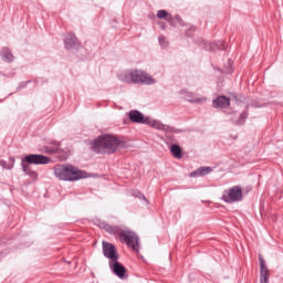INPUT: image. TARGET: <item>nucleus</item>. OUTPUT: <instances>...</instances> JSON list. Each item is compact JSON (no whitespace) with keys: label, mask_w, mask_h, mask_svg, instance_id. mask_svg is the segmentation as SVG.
Masks as SVG:
<instances>
[{"label":"nucleus","mask_w":283,"mask_h":283,"mask_svg":"<svg viewBox=\"0 0 283 283\" xmlns=\"http://www.w3.org/2000/svg\"><path fill=\"white\" fill-rule=\"evenodd\" d=\"M159 43H160L161 48H167V43L165 41V38H159Z\"/></svg>","instance_id":"23"},{"label":"nucleus","mask_w":283,"mask_h":283,"mask_svg":"<svg viewBox=\"0 0 283 283\" xmlns=\"http://www.w3.org/2000/svg\"><path fill=\"white\" fill-rule=\"evenodd\" d=\"M128 116L132 123H137L142 125H145L148 118V116L143 115V113H140L139 111H130Z\"/></svg>","instance_id":"9"},{"label":"nucleus","mask_w":283,"mask_h":283,"mask_svg":"<svg viewBox=\"0 0 283 283\" xmlns=\"http://www.w3.org/2000/svg\"><path fill=\"white\" fill-rule=\"evenodd\" d=\"M27 165H48L50 163V158L45 155H28L22 159V169L27 176H30L33 180L39 178L36 171L30 169Z\"/></svg>","instance_id":"3"},{"label":"nucleus","mask_w":283,"mask_h":283,"mask_svg":"<svg viewBox=\"0 0 283 283\" xmlns=\"http://www.w3.org/2000/svg\"><path fill=\"white\" fill-rule=\"evenodd\" d=\"M156 83H158V80L144 71L140 85H156Z\"/></svg>","instance_id":"15"},{"label":"nucleus","mask_w":283,"mask_h":283,"mask_svg":"<svg viewBox=\"0 0 283 283\" xmlns=\"http://www.w3.org/2000/svg\"><path fill=\"white\" fill-rule=\"evenodd\" d=\"M230 101L226 96H219L213 101L214 107H229Z\"/></svg>","instance_id":"17"},{"label":"nucleus","mask_w":283,"mask_h":283,"mask_svg":"<svg viewBox=\"0 0 283 283\" xmlns=\"http://www.w3.org/2000/svg\"><path fill=\"white\" fill-rule=\"evenodd\" d=\"M92 147L98 154H115L123 147V142L116 135L103 134L94 139Z\"/></svg>","instance_id":"1"},{"label":"nucleus","mask_w":283,"mask_h":283,"mask_svg":"<svg viewBox=\"0 0 283 283\" xmlns=\"http://www.w3.org/2000/svg\"><path fill=\"white\" fill-rule=\"evenodd\" d=\"M149 125V127H153L154 129H159L160 132H166L167 125L161 124L158 119H151L150 117L146 118V124Z\"/></svg>","instance_id":"13"},{"label":"nucleus","mask_w":283,"mask_h":283,"mask_svg":"<svg viewBox=\"0 0 283 283\" xmlns=\"http://www.w3.org/2000/svg\"><path fill=\"white\" fill-rule=\"evenodd\" d=\"M170 151L175 158H182V149L178 145H172Z\"/></svg>","instance_id":"20"},{"label":"nucleus","mask_w":283,"mask_h":283,"mask_svg":"<svg viewBox=\"0 0 283 283\" xmlns=\"http://www.w3.org/2000/svg\"><path fill=\"white\" fill-rule=\"evenodd\" d=\"M10 160L12 161V164H8V161L6 160H0V167H2V169H14V158H10Z\"/></svg>","instance_id":"21"},{"label":"nucleus","mask_w":283,"mask_h":283,"mask_svg":"<svg viewBox=\"0 0 283 283\" xmlns=\"http://www.w3.org/2000/svg\"><path fill=\"white\" fill-rule=\"evenodd\" d=\"M54 176L57 178V180H64L69 182L81 180V178H86L85 172L70 164L56 165L54 167Z\"/></svg>","instance_id":"2"},{"label":"nucleus","mask_w":283,"mask_h":283,"mask_svg":"<svg viewBox=\"0 0 283 283\" xmlns=\"http://www.w3.org/2000/svg\"><path fill=\"white\" fill-rule=\"evenodd\" d=\"M0 57L3 61V63L14 62V54H12V51L9 48H2L0 50Z\"/></svg>","instance_id":"11"},{"label":"nucleus","mask_w":283,"mask_h":283,"mask_svg":"<svg viewBox=\"0 0 283 283\" xmlns=\"http://www.w3.org/2000/svg\"><path fill=\"white\" fill-rule=\"evenodd\" d=\"M64 43H65L66 50H73V49H76V48L81 46V44L78 43V39H76V36L72 35V34H69L65 38Z\"/></svg>","instance_id":"12"},{"label":"nucleus","mask_w":283,"mask_h":283,"mask_svg":"<svg viewBox=\"0 0 283 283\" xmlns=\"http://www.w3.org/2000/svg\"><path fill=\"white\" fill-rule=\"evenodd\" d=\"M143 70H133V83H135L136 85H140L143 81Z\"/></svg>","instance_id":"19"},{"label":"nucleus","mask_w":283,"mask_h":283,"mask_svg":"<svg viewBox=\"0 0 283 283\" xmlns=\"http://www.w3.org/2000/svg\"><path fill=\"white\" fill-rule=\"evenodd\" d=\"M118 78L124 83H134V70L122 71Z\"/></svg>","instance_id":"14"},{"label":"nucleus","mask_w":283,"mask_h":283,"mask_svg":"<svg viewBox=\"0 0 283 283\" xmlns=\"http://www.w3.org/2000/svg\"><path fill=\"white\" fill-rule=\"evenodd\" d=\"M157 19H165L166 21L171 23V25H174V19L177 23H182V19L180 18V15H175L174 18L169 14V12H167V10H159L157 12Z\"/></svg>","instance_id":"8"},{"label":"nucleus","mask_w":283,"mask_h":283,"mask_svg":"<svg viewBox=\"0 0 283 283\" xmlns=\"http://www.w3.org/2000/svg\"><path fill=\"white\" fill-rule=\"evenodd\" d=\"M179 94L185 96L190 103H205V101H207L205 97L193 98L192 94L187 91H180Z\"/></svg>","instance_id":"16"},{"label":"nucleus","mask_w":283,"mask_h":283,"mask_svg":"<svg viewBox=\"0 0 283 283\" xmlns=\"http://www.w3.org/2000/svg\"><path fill=\"white\" fill-rule=\"evenodd\" d=\"M222 200H223V202H227L228 205L241 202L242 187L233 186L232 188L224 190L223 195H222Z\"/></svg>","instance_id":"4"},{"label":"nucleus","mask_w":283,"mask_h":283,"mask_svg":"<svg viewBox=\"0 0 283 283\" xmlns=\"http://www.w3.org/2000/svg\"><path fill=\"white\" fill-rule=\"evenodd\" d=\"M260 282L269 283V269H266V261L260 256Z\"/></svg>","instance_id":"10"},{"label":"nucleus","mask_w":283,"mask_h":283,"mask_svg":"<svg viewBox=\"0 0 283 283\" xmlns=\"http://www.w3.org/2000/svg\"><path fill=\"white\" fill-rule=\"evenodd\" d=\"M119 240L120 242H124L125 244H127V247L133 249V251H138V237L133 231H122L119 233Z\"/></svg>","instance_id":"5"},{"label":"nucleus","mask_w":283,"mask_h":283,"mask_svg":"<svg viewBox=\"0 0 283 283\" xmlns=\"http://www.w3.org/2000/svg\"><path fill=\"white\" fill-rule=\"evenodd\" d=\"M247 118V113H241L238 119H234L238 125H242L244 123V119Z\"/></svg>","instance_id":"22"},{"label":"nucleus","mask_w":283,"mask_h":283,"mask_svg":"<svg viewBox=\"0 0 283 283\" xmlns=\"http://www.w3.org/2000/svg\"><path fill=\"white\" fill-rule=\"evenodd\" d=\"M208 174H211V167H201L197 169L196 171L191 172V178H198V176H207Z\"/></svg>","instance_id":"18"},{"label":"nucleus","mask_w":283,"mask_h":283,"mask_svg":"<svg viewBox=\"0 0 283 283\" xmlns=\"http://www.w3.org/2000/svg\"><path fill=\"white\" fill-rule=\"evenodd\" d=\"M103 253L105 258H108L111 260L109 262H114L118 260V253H116V248H114V244L108 242H103Z\"/></svg>","instance_id":"6"},{"label":"nucleus","mask_w":283,"mask_h":283,"mask_svg":"<svg viewBox=\"0 0 283 283\" xmlns=\"http://www.w3.org/2000/svg\"><path fill=\"white\" fill-rule=\"evenodd\" d=\"M109 268L113 273L119 277V280H125V266L118 262V260L109 262Z\"/></svg>","instance_id":"7"}]
</instances>
